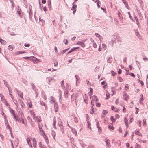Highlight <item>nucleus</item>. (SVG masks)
<instances>
[{"label": "nucleus", "instance_id": "obj_1", "mask_svg": "<svg viewBox=\"0 0 148 148\" xmlns=\"http://www.w3.org/2000/svg\"><path fill=\"white\" fill-rule=\"evenodd\" d=\"M105 141L106 142V146L108 148H110L111 147L110 142V140L107 137L106 138L105 140Z\"/></svg>", "mask_w": 148, "mask_h": 148}, {"label": "nucleus", "instance_id": "obj_2", "mask_svg": "<svg viewBox=\"0 0 148 148\" xmlns=\"http://www.w3.org/2000/svg\"><path fill=\"white\" fill-rule=\"evenodd\" d=\"M48 84H50L52 82H54L55 81L53 77H49L48 80Z\"/></svg>", "mask_w": 148, "mask_h": 148}, {"label": "nucleus", "instance_id": "obj_3", "mask_svg": "<svg viewBox=\"0 0 148 148\" xmlns=\"http://www.w3.org/2000/svg\"><path fill=\"white\" fill-rule=\"evenodd\" d=\"M77 44L80 45L83 47H84L85 46V44L82 41H78L77 42Z\"/></svg>", "mask_w": 148, "mask_h": 148}, {"label": "nucleus", "instance_id": "obj_4", "mask_svg": "<svg viewBox=\"0 0 148 148\" xmlns=\"http://www.w3.org/2000/svg\"><path fill=\"white\" fill-rule=\"evenodd\" d=\"M33 119L38 122H40L41 121V118L40 116H36Z\"/></svg>", "mask_w": 148, "mask_h": 148}, {"label": "nucleus", "instance_id": "obj_5", "mask_svg": "<svg viewBox=\"0 0 148 148\" xmlns=\"http://www.w3.org/2000/svg\"><path fill=\"white\" fill-rule=\"evenodd\" d=\"M136 35L140 39H142V37L140 36L139 32L137 30H135Z\"/></svg>", "mask_w": 148, "mask_h": 148}, {"label": "nucleus", "instance_id": "obj_6", "mask_svg": "<svg viewBox=\"0 0 148 148\" xmlns=\"http://www.w3.org/2000/svg\"><path fill=\"white\" fill-rule=\"evenodd\" d=\"M30 60H33L34 62L39 61L38 59L36 58V57L33 56L30 57Z\"/></svg>", "mask_w": 148, "mask_h": 148}, {"label": "nucleus", "instance_id": "obj_7", "mask_svg": "<svg viewBox=\"0 0 148 148\" xmlns=\"http://www.w3.org/2000/svg\"><path fill=\"white\" fill-rule=\"evenodd\" d=\"M58 92L59 94V100H60H60L61 101L62 100V92L60 90H59Z\"/></svg>", "mask_w": 148, "mask_h": 148}, {"label": "nucleus", "instance_id": "obj_8", "mask_svg": "<svg viewBox=\"0 0 148 148\" xmlns=\"http://www.w3.org/2000/svg\"><path fill=\"white\" fill-rule=\"evenodd\" d=\"M39 145L40 148H47L45 145H42L41 142L39 143Z\"/></svg>", "mask_w": 148, "mask_h": 148}, {"label": "nucleus", "instance_id": "obj_9", "mask_svg": "<svg viewBox=\"0 0 148 148\" xmlns=\"http://www.w3.org/2000/svg\"><path fill=\"white\" fill-rule=\"evenodd\" d=\"M18 94V95L20 96V97L22 99H23V93L17 90Z\"/></svg>", "mask_w": 148, "mask_h": 148}, {"label": "nucleus", "instance_id": "obj_10", "mask_svg": "<svg viewBox=\"0 0 148 148\" xmlns=\"http://www.w3.org/2000/svg\"><path fill=\"white\" fill-rule=\"evenodd\" d=\"M124 121L125 123V124L126 127L127 128L128 127V120L127 119V118L125 117L124 118Z\"/></svg>", "mask_w": 148, "mask_h": 148}, {"label": "nucleus", "instance_id": "obj_11", "mask_svg": "<svg viewBox=\"0 0 148 148\" xmlns=\"http://www.w3.org/2000/svg\"><path fill=\"white\" fill-rule=\"evenodd\" d=\"M74 3L75 2H74L73 3H72L73 6L71 9L72 10H74L76 9L77 8V6L76 5L74 4Z\"/></svg>", "mask_w": 148, "mask_h": 148}, {"label": "nucleus", "instance_id": "obj_12", "mask_svg": "<svg viewBox=\"0 0 148 148\" xmlns=\"http://www.w3.org/2000/svg\"><path fill=\"white\" fill-rule=\"evenodd\" d=\"M123 3H124V4L125 5L126 7L128 8V4L127 2L125 0H122Z\"/></svg>", "mask_w": 148, "mask_h": 148}, {"label": "nucleus", "instance_id": "obj_13", "mask_svg": "<svg viewBox=\"0 0 148 148\" xmlns=\"http://www.w3.org/2000/svg\"><path fill=\"white\" fill-rule=\"evenodd\" d=\"M0 42L3 45H5L6 43V41L3 40L2 39L0 38Z\"/></svg>", "mask_w": 148, "mask_h": 148}, {"label": "nucleus", "instance_id": "obj_14", "mask_svg": "<svg viewBox=\"0 0 148 148\" xmlns=\"http://www.w3.org/2000/svg\"><path fill=\"white\" fill-rule=\"evenodd\" d=\"M61 85L62 88L64 89L65 88V86L64 84V81L62 80L61 82Z\"/></svg>", "mask_w": 148, "mask_h": 148}, {"label": "nucleus", "instance_id": "obj_15", "mask_svg": "<svg viewBox=\"0 0 148 148\" xmlns=\"http://www.w3.org/2000/svg\"><path fill=\"white\" fill-rule=\"evenodd\" d=\"M71 131L76 136L77 135V132L76 130H75V129L73 128H72Z\"/></svg>", "mask_w": 148, "mask_h": 148}, {"label": "nucleus", "instance_id": "obj_16", "mask_svg": "<svg viewBox=\"0 0 148 148\" xmlns=\"http://www.w3.org/2000/svg\"><path fill=\"white\" fill-rule=\"evenodd\" d=\"M3 81L4 85L8 88L9 90V91H10L8 83L7 82H6L5 80H3Z\"/></svg>", "mask_w": 148, "mask_h": 148}, {"label": "nucleus", "instance_id": "obj_17", "mask_svg": "<svg viewBox=\"0 0 148 148\" xmlns=\"http://www.w3.org/2000/svg\"><path fill=\"white\" fill-rule=\"evenodd\" d=\"M112 57H110L108 58V59L107 60V61L108 63H111L112 62Z\"/></svg>", "mask_w": 148, "mask_h": 148}, {"label": "nucleus", "instance_id": "obj_18", "mask_svg": "<svg viewBox=\"0 0 148 148\" xmlns=\"http://www.w3.org/2000/svg\"><path fill=\"white\" fill-rule=\"evenodd\" d=\"M48 8L49 10H50L51 8V2L50 1H48Z\"/></svg>", "mask_w": 148, "mask_h": 148}, {"label": "nucleus", "instance_id": "obj_19", "mask_svg": "<svg viewBox=\"0 0 148 148\" xmlns=\"http://www.w3.org/2000/svg\"><path fill=\"white\" fill-rule=\"evenodd\" d=\"M12 100H13V102H14V103L15 104V105L17 106H18V104L17 103V100L15 99H12Z\"/></svg>", "mask_w": 148, "mask_h": 148}, {"label": "nucleus", "instance_id": "obj_20", "mask_svg": "<svg viewBox=\"0 0 148 148\" xmlns=\"http://www.w3.org/2000/svg\"><path fill=\"white\" fill-rule=\"evenodd\" d=\"M92 99H93L94 101H98V99L97 97L95 95L93 96L92 97Z\"/></svg>", "mask_w": 148, "mask_h": 148}, {"label": "nucleus", "instance_id": "obj_21", "mask_svg": "<svg viewBox=\"0 0 148 148\" xmlns=\"http://www.w3.org/2000/svg\"><path fill=\"white\" fill-rule=\"evenodd\" d=\"M40 132L42 136H44L45 135V133L44 131L42 130H41L39 131Z\"/></svg>", "mask_w": 148, "mask_h": 148}, {"label": "nucleus", "instance_id": "obj_22", "mask_svg": "<svg viewBox=\"0 0 148 148\" xmlns=\"http://www.w3.org/2000/svg\"><path fill=\"white\" fill-rule=\"evenodd\" d=\"M116 40L118 41L121 42V38H119V35H117L116 36Z\"/></svg>", "mask_w": 148, "mask_h": 148}, {"label": "nucleus", "instance_id": "obj_23", "mask_svg": "<svg viewBox=\"0 0 148 148\" xmlns=\"http://www.w3.org/2000/svg\"><path fill=\"white\" fill-rule=\"evenodd\" d=\"M79 48V47H75L71 49V50L72 52L74 51H76L77 49H78Z\"/></svg>", "mask_w": 148, "mask_h": 148}, {"label": "nucleus", "instance_id": "obj_24", "mask_svg": "<svg viewBox=\"0 0 148 148\" xmlns=\"http://www.w3.org/2000/svg\"><path fill=\"white\" fill-rule=\"evenodd\" d=\"M18 101H19V102H20V104H21V107H23V105H22V104H24V103L23 101L21 100L20 99H18Z\"/></svg>", "mask_w": 148, "mask_h": 148}, {"label": "nucleus", "instance_id": "obj_25", "mask_svg": "<svg viewBox=\"0 0 148 148\" xmlns=\"http://www.w3.org/2000/svg\"><path fill=\"white\" fill-rule=\"evenodd\" d=\"M112 122H114L115 121V118L112 116L110 118Z\"/></svg>", "mask_w": 148, "mask_h": 148}, {"label": "nucleus", "instance_id": "obj_26", "mask_svg": "<svg viewBox=\"0 0 148 148\" xmlns=\"http://www.w3.org/2000/svg\"><path fill=\"white\" fill-rule=\"evenodd\" d=\"M51 102L52 103H55V100L54 98L52 96H51Z\"/></svg>", "mask_w": 148, "mask_h": 148}, {"label": "nucleus", "instance_id": "obj_27", "mask_svg": "<svg viewBox=\"0 0 148 148\" xmlns=\"http://www.w3.org/2000/svg\"><path fill=\"white\" fill-rule=\"evenodd\" d=\"M43 137L46 141L47 143L48 144V143H49V141H48V139L47 138V137L45 135V136H43Z\"/></svg>", "mask_w": 148, "mask_h": 148}, {"label": "nucleus", "instance_id": "obj_28", "mask_svg": "<svg viewBox=\"0 0 148 148\" xmlns=\"http://www.w3.org/2000/svg\"><path fill=\"white\" fill-rule=\"evenodd\" d=\"M58 125L60 127H62V126H63L62 125V122L60 120H59V121H58Z\"/></svg>", "mask_w": 148, "mask_h": 148}, {"label": "nucleus", "instance_id": "obj_29", "mask_svg": "<svg viewBox=\"0 0 148 148\" xmlns=\"http://www.w3.org/2000/svg\"><path fill=\"white\" fill-rule=\"evenodd\" d=\"M52 135L53 136V138H54V139L55 140H56L55 136L56 135V133L54 131L52 133Z\"/></svg>", "mask_w": 148, "mask_h": 148}, {"label": "nucleus", "instance_id": "obj_30", "mask_svg": "<svg viewBox=\"0 0 148 148\" xmlns=\"http://www.w3.org/2000/svg\"><path fill=\"white\" fill-rule=\"evenodd\" d=\"M64 96L65 97L67 98L68 97V92L66 91L64 92Z\"/></svg>", "mask_w": 148, "mask_h": 148}, {"label": "nucleus", "instance_id": "obj_31", "mask_svg": "<svg viewBox=\"0 0 148 148\" xmlns=\"http://www.w3.org/2000/svg\"><path fill=\"white\" fill-rule=\"evenodd\" d=\"M138 142H143V143H145L146 142V140H142L139 139H137Z\"/></svg>", "mask_w": 148, "mask_h": 148}, {"label": "nucleus", "instance_id": "obj_32", "mask_svg": "<svg viewBox=\"0 0 148 148\" xmlns=\"http://www.w3.org/2000/svg\"><path fill=\"white\" fill-rule=\"evenodd\" d=\"M10 112L12 114H15L14 111L13 109H11L10 107L9 108Z\"/></svg>", "mask_w": 148, "mask_h": 148}, {"label": "nucleus", "instance_id": "obj_33", "mask_svg": "<svg viewBox=\"0 0 148 148\" xmlns=\"http://www.w3.org/2000/svg\"><path fill=\"white\" fill-rule=\"evenodd\" d=\"M93 109L94 108L93 107V106H91V109L90 111V113L91 114H92L94 112Z\"/></svg>", "mask_w": 148, "mask_h": 148}, {"label": "nucleus", "instance_id": "obj_34", "mask_svg": "<svg viewBox=\"0 0 148 148\" xmlns=\"http://www.w3.org/2000/svg\"><path fill=\"white\" fill-rule=\"evenodd\" d=\"M135 134L136 135H138L139 136H142V135L138 131H137L136 132Z\"/></svg>", "mask_w": 148, "mask_h": 148}, {"label": "nucleus", "instance_id": "obj_35", "mask_svg": "<svg viewBox=\"0 0 148 148\" xmlns=\"http://www.w3.org/2000/svg\"><path fill=\"white\" fill-rule=\"evenodd\" d=\"M69 49V48L67 49H65L64 50H62V51H61V53H62V54L64 53H65L66 52V51H67L68 50V49Z\"/></svg>", "mask_w": 148, "mask_h": 148}, {"label": "nucleus", "instance_id": "obj_36", "mask_svg": "<svg viewBox=\"0 0 148 148\" xmlns=\"http://www.w3.org/2000/svg\"><path fill=\"white\" fill-rule=\"evenodd\" d=\"M31 86L32 87V89L34 90L35 91H36V89H35V86L34 85L33 83H31Z\"/></svg>", "mask_w": 148, "mask_h": 148}, {"label": "nucleus", "instance_id": "obj_37", "mask_svg": "<svg viewBox=\"0 0 148 148\" xmlns=\"http://www.w3.org/2000/svg\"><path fill=\"white\" fill-rule=\"evenodd\" d=\"M97 6H98V7L99 8H100V5H99V4L101 3L100 1L99 0H98L97 1Z\"/></svg>", "mask_w": 148, "mask_h": 148}, {"label": "nucleus", "instance_id": "obj_38", "mask_svg": "<svg viewBox=\"0 0 148 148\" xmlns=\"http://www.w3.org/2000/svg\"><path fill=\"white\" fill-rule=\"evenodd\" d=\"M34 140H35V142H33V146L34 148H36V140L35 139H34Z\"/></svg>", "mask_w": 148, "mask_h": 148}, {"label": "nucleus", "instance_id": "obj_39", "mask_svg": "<svg viewBox=\"0 0 148 148\" xmlns=\"http://www.w3.org/2000/svg\"><path fill=\"white\" fill-rule=\"evenodd\" d=\"M102 113L103 114L106 115L108 113V111L105 110H103L102 111Z\"/></svg>", "mask_w": 148, "mask_h": 148}, {"label": "nucleus", "instance_id": "obj_40", "mask_svg": "<svg viewBox=\"0 0 148 148\" xmlns=\"http://www.w3.org/2000/svg\"><path fill=\"white\" fill-rule=\"evenodd\" d=\"M84 100L88 99V97L87 95L85 94L84 95Z\"/></svg>", "mask_w": 148, "mask_h": 148}, {"label": "nucleus", "instance_id": "obj_41", "mask_svg": "<svg viewBox=\"0 0 148 148\" xmlns=\"http://www.w3.org/2000/svg\"><path fill=\"white\" fill-rule=\"evenodd\" d=\"M16 121H18V122H21V119H20L19 118L17 117L16 119Z\"/></svg>", "mask_w": 148, "mask_h": 148}, {"label": "nucleus", "instance_id": "obj_42", "mask_svg": "<svg viewBox=\"0 0 148 148\" xmlns=\"http://www.w3.org/2000/svg\"><path fill=\"white\" fill-rule=\"evenodd\" d=\"M135 145H136V147L137 148H141V146L136 143Z\"/></svg>", "mask_w": 148, "mask_h": 148}, {"label": "nucleus", "instance_id": "obj_43", "mask_svg": "<svg viewBox=\"0 0 148 148\" xmlns=\"http://www.w3.org/2000/svg\"><path fill=\"white\" fill-rule=\"evenodd\" d=\"M61 129V130L62 133H64V127L63 126H62L60 127Z\"/></svg>", "mask_w": 148, "mask_h": 148}, {"label": "nucleus", "instance_id": "obj_44", "mask_svg": "<svg viewBox=\"0 0 148 148\" xmlns=\"http://www.w3.org/2000/svg\"><path fill=\"white\" fill-rule=\"evenodd\" d=\"M134 18L135 20L137 22V24H138V23H139L138 20V18L136 16H135Z\"/></svg>", "mask_w": 148, "mask_h": 148}, {"label": "nucleus", "instance_id": "obj_45", "mask_svg": "<svg viewBox=\"0 0 148 148\" xmlns=\"http://www.w3.org/2000/svg\"><path fill=\"white\" fill-rule=\"evenodd\" d=\"M88 123V127L90 129H91V128L90 127L91 124L89 121H87Z\"/></svg>", "mask_w": 148, "mask_h": 148}, {"label": "nucleus", "instance_id": "obj_46", "mask_svg": "<svg viewBox=\"0 0 148 148\" xmlns=\"http://www.w3.org/2000/svg\"><path fill=\"white\" fill-rule=\"evenodd\" d=\"M74 120L75 122L76 123H77V122H78V119L77 118L75 117L74 118Z\"/></svg>", "mask_w": 148, "mask_h": 148}, {"label": "nucleus", "instance_id": "obj_47", "mask_svg": "<svg viewBox=\"0 0 148 148\" xmlns=\"http://www.w3.org/2000/svg\"><path fill=\"white\" fill-rule=\"evenodd\" d=\"M38 127L39 128V131L42 130V126L40 125V123H38Z\"/></svg>", "mask_w": 148, "mask_h": 148}, {"label": "nucleus", "instance_id": "obj_48", "mask_svg": "<svg viewBox=\"0 0 148 148\" xmlns=\"http://www.w3.org/2000/svg\"><path fill=\"white\" fill-rule=\"evenodd\" d=\"M26 140L27 142V143L28 144V145H30L29 144V142H30V140L29 139V138H27L26 139Z\"/></svg>", "mask_w": 148, "mask_h": 148}, {"label": "nucleus", "instance_id": "obj_49", "mask_svg": "<svg viewBox=\"0 0 148 148\" xmlns=\"http://www.w3.org/2000/svg\"><path fill=\"white\" fill-rule=\"evenodd\" d=\"M40 104L43 106H45V103L42 101H40Z\"/></svg>", "mask_w": 148, "mask_h": 148}, {"label": "nucleus", "instance_id": "obj_50", "mask_svg": "<svg viewBox=\"0 0 148 148\" xmlns=\"http://www.w3.org/2000/svg\"><path fill=\"white\" fill-rule=\"evenodd\" d=\"M31 114L32 115V116L33 117V118H34V117H35V116H35V114L34 113V112H31Z\"/></svg>", "mask_w": 148, "mask_h": 148}, {"label": "nucleus", "instance_id": "obj_51", "mask_svg": "<svg viewBox=\"0 0 148 148\" xmlns=\"http://www.w3.org/2000/svg\"><path fill=\"white\" fill-rule=\"evenodd\" d=\"M6 126L7 128L9 129L10 132H11V130L10 129V127L9 125L7 124V125H6Z\"/></svg>", "mask_w": 148, "mask_h": 148}, {"label": "nucleus", "instance_id": "obj_52", "mask_svg": "<svg viewBox=\"0 0 148 148\" xmlns=\"http://www.w3.org/2000/svg\"><path fill=\"white\" fill-rule=\"evenodd\" d=\"M129 74L130 75H131L132 77H134L135 76L134 74L132 73H130Z\"/></svg>", "mask_w": 148, "mask_h": 148}, {"label": "nucleus", "instance_id": "obj_53", "mask_svg": "<svg viewBox=\"0 0 148 148\" xmlns=\"http://www.w3.org/2000/svg\"><path fill=\"white\" fill-rule=\"evenodd\" d=\"M56 121L55 120H54L53 125L54 128H56Z\"/></svg>", "mask_w": 148, "mask_h": 148}, {"label": "nucleus", "instance_id": "obj_54", "mask_svg": "<svg viewBox=\"0 0 148 148\" xmlns=\"http://www.w3.org/2000/svg\"><path fill=\"white\" fill-rule=\"evenodd\" d=\"M14 144L16 147L18 145V141L17 140H15V143H14Z\"/></svg>", "mask_w": 148, "mask_h": 148}, {"label": "nucleus", "instance_id": "obj_55", "mask_svg": "<svg viewBox=\"0 0 148 148\" xmlns=\"http://www.w3.org/2000/svg\"><path fill=\"white\" fill-rule=\"evenodd\" d=\"M96 126L97 128L100 127L99 123L98 121L96 122Z\"/></svg>", "mask_w": 148, "mask_h": 148}, {"label": "nucleus", "instance_id": "obj_56", "mask_svg": "<svg viewBox=\"0 0 148 148\" xmlns=\"http://www.w3.org/2000/svg\"><path fill=\"white\" fill-rule=\"evenodd\" d=\"M108 128L109 129H110L112 130H113L114 129V127L113 126H112L111 125L109 126Z\"/></svg>", "mask_w": 148, "mask_h": 148}, {"label": "nucleus", "instance_id": "obj_57", "mask_svg": "<svg viewBox=\"0 0 148 148\" xmlns=\"http://www.w3.org/2000/svg\"><path fill=\"white\" fill-rule=\"evenodd\" d=\"M135 109L136 110V112H135V113L136 114H137L138 113V112L139 110V109L137 108L136 107L135 108Z\"/></svg>", "mask_w": 148, "mask_h": 148}, {"label": "nucleus", "instance_id": "obj_58", "mask_svg": "<svg viewBox=\"0 0 148 148\" xmlns=\"http://www.w3.org/2000/svg\"><path fill=\"white\" fill-rule=\"evenodd\" d=\"M111 73H112V75L113 76H115L116 75V73H115L113 71H111Z\"/></svg>", "mask_w": 148, "mask_h": 148}, {"label": "nucleus", "instance_id": "obj_59", "mask_svg": "<svg viewBox=\"0 0 148 148\" xmlns=\"http://www.w3.org/2000/svg\"><path fill=\"white\" fill-rule=\"evenodd\" d=\"M102 46L103 48H104V49H105L106 47V45L105 44H102Z\"/></svg>", "mask_w": 148, "mask_h": 148}, {"label": "nucleus", "instance_id": "obj_60", "mask_svg": "<svg viewBox=\"0 0 148 148\" xmlns=\"http://www.w3.org/2000/svg\"><path fill=\"white\" fill-rule=\"evenodd\" d=\"M30 57H23V58L25 59H27V60H28V59L30 60Z\"/></svg>", "mask_w": 148, "mask_h": 148}, {"label": "nucleus", "instance_id": "obj_61", "mask_svg": "<svg viewBox=\"0 0 148 148\" xmlns=\"http://www.w3.org/2000/svg\"><path fill=\"white\" fill-rule=\"evenodd\" d=\"M126 108L125 107H123V112L125 113V112H126Z\"/></svg>", "mask_w": 148, "mask_h": 148}, {"label": "nucleus", "instance_id": "obj_62", "mask_svg": "<svg viewBox=\"0 0 148 148\" xmlns=\"http://www.w3.org/2000/svg\"><path fill=\"white\" fill-rule=\"evenodd\" d=\"M137 12H138V14L139 16L140 17H141L142 16L141 14L140 11H138Z\"/></svg>", "mask_w": 148, "mask_h": 148}, {"label": "nucleus", "instance_id": "obj_63", "mask_svg": "<svg viewBox=\"0 0 148 148\" xmlns=\"http://www.w3.org/2000/svg\"><path fill=\"white\" fill-rule=\"evenodd\" d=\"M64 42L65 44H66L68 42V40L66 39H64Z\"/></svg>", "mask_w": 148, "mask_h": 148}, {"label": "nucleus", "instance_id": "obj_64", "mask_svg": "<svg viewBox=\"0 0 148 148\" xmlns=\"http://www.w3.org/2000/svg\"><path fill=\"white\" fill-rule=\"evenodd\" d=\"M95 34V36H96L98 38L100 37V35L98 33H96Z\"/></svg>", "mask_w": 148, "mask_h": 148}]
</instances>
